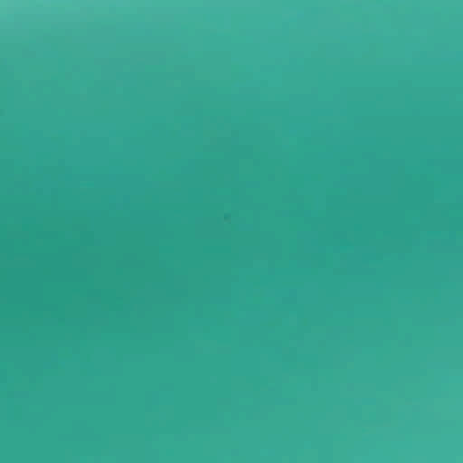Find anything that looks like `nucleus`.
I'll list each match as a JSON object with an SVG mask.
<instances>
[{
	"label": "nucleus",
	"mask_w": 463,
	"mask_h": 463,
	"mask_svg": "<svg viewBox=\"0 0 463 463\" xmlns=\"http://www.w3.org/2000/svg\"><path fill=\"white\" fill-rule=\"evenodd\" d=\"M197 158L203 163L214 161L219 155L218 147L213 144L203 146L197 153Z\"/></svg>",
	"instance_id": "nucleus-1"
}]
</instances>
